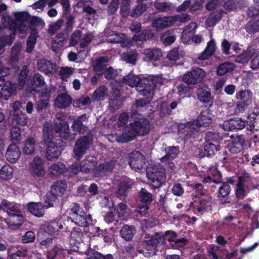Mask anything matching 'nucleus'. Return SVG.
Wrapping results in <instances>:
<instances>
[{
  "instance_id": "nucleus-1",
  "label": "nucleus",
  "mask_w": 259,
  "mask_h": 259,
  "mask_svg": "<svg viewBox=\"0 0 259 259\" xmlns=\"http://www.w3.org/2000/svg\"><path fill=\"white\" fill-rule=\"evenodd\" d=\"M123 80L130 86L136 87L140 95L146 97V100L141 99L137 101L136 105L138 107H143L149 103L153 94L154 88L163 84L165 81L160 76H151L148 78L140 79L139 76L133 74H129Z\"/></svg>"
},
{
  "instance_id": "nucleus-2",
  "label": "nucleus",
  "mask_w": 259,
  "mask_h": 259,
  "mask_svg": "<svg viewBox=\"0 0 259 259\" xmlns=\"http://www.w3.org/2000/svg\"><path fill=\"white\" fill-rule=\"evenodd\" d=\"M96 159L94 157H88L79 164L75 163L68 169V171L71 175H76L79 171L83 173L94 172L95 177H103L108 175L116 166L115 161H110L101 164L95 169Z\"/></svg>"
},
{
  "instance_id": "nucleus-3",
  "label": "nucleus",
  "mask_w": 259,
  "mask_h": 259,
  "mask_svg": "<svg viewBox=\"0 0 259 259\" xmlns=\"http://www.w3.org/2000/svg\"><path fill=\"white\" fill-rule=\"evenodd\" d=\"M150 130L148 120L144 117H136L134 122L125 127L123 133L117 136L116 140L120 143H126L133 140L137 135L144 136L147 134Z\"/></svg>"
},
{
  "instance_id": "nucleus-4",
  "label": "nucleus",
  "mask_w": 259,
  "mask_h": 259,
  "mask_svg": "<svg viewBox=\"0 0 259 259\" xmlns=\"http://www.w3.org/2000/svg\"><path fill=\"white\" fill-rule=\"evenodd\" d=\"M53 135L52 125L48 122L46 123L43 127V140L45 143H48L46 156L49 160L58 158L62 151L61 146L55 141Z\"/></svg>"
},
{
  "instance_id": "nucleus-5",
  "label": "nucleus",
  "mask_w": 259,
  "mask_h": 259,
  "mask_svg": "<svg viewBox=\"0 0 259 259\" xmlns=\"http://www.w3.org/2000/svg\"><path fill=\"white\" fill-rule=\"evenodd\" d=\"M0 209L7 212L8 215V218L4 220L9 228L16 229L21 225L24 219L17 204L7 201H3L0 205Z\"/></svg>"
},
{
  "instance_id": "nucleus-6",
  "label": "nucleus",
  "mask_w": 259,
  "mask_h": 259,
  "mask_svg": "<svg viewBox=\"0 0 259 259\" xmlns=\"http://www.w3.org/2000/svg\"><path fill=\"white\" fill-rule=\"evenodd\" d=\"M147 176L154 188H158L165 181L164 169L160 165L151 166L147 169Z\"/></svg>"
},
{
  "instance_id": "nucleus-7",
  "label": "nucleus",
  "mask_w": 259,
  "mask_h": 259,
  "mask_svg": "<svg viewBox=\"0 0 259 259\" xmlns=\"http://www.w3.org/2000/svg\"><path fill=\"white\" fill-rule=\"evenodd\" d=\"M10 70L8 68L4 67L2 62L0 61V86L2 88V96L5 100L8 98L16 91L15 84L11 81H5L4 76L9 74Z\"/></svg>"
},
{
  "instance_id": "nucleus-8",
  "label": "nucleus",
  "mask_w": 259,
  "mask_h": 259,
  "mask_svg": "<svg viewBox=\"0 0 259 259\" xmlns=\"http://www.w3.org/2000/svg\"><path fill=\"white\" fill-rule=\"evenodd\" d=\"M212 122V114L208 109L202 110L196 120L192 123H188L185 127L187 132L192 130L197 131L198 128L201 126L209 125Z\"/></svg>"
},
{
  "instance_id": "nucleus-9",
  "label": "nucleus",
  "mask_w": 259,
  "mask_h": 259,
  "mask_svg": "<svg viewBox=\"0 0 259 259\" xmlns=\"http://www.w3.org/2000/svg\"><path fill=\"white\" fill-rule=\"evenodd\" d=\"M206 141L204 147L203 155L201 156H211L219 150L218 135L208 133L206 136Z\"/></svg>"
},
{
  "instance_id": "nucleus-10",
  "label": "nucleus",
  "mask_w": 259,
  "mask_h": 259,
  "mask_svg": "<svg viewBox=\"0 0 259 259\" xmlns=\"http://www.w3.org/2000/svg\"><path fill=\"white\" fill-rule=\"evenodd\" d=\"M70 218L72 222L81 227H87L91 220L90 215H87L79 206L76 205L71 209Z\"/></svg>"
},
{
  "instance_id": "nucleus-11",
  "label": "nucleus",
  "mask_w": 259,
  "mask_h": 259,
  "mask_svg": "<svg viewBox=\"0 0 259 259\" xmlns=\"http://www.w3.org/2000/svg\"><path fill=\"white\" fill-rule=\"evenodd\" d=\"M206 74L202 69L194 68L184 74L183 80L187 84H196L202 80Z\"/></svg>"
},
{
  "instance_id": "nucleus-12",
  "label": "nucleus",
  "mask_w": 259,
  "mask_h": 259,
  "mask_svg": "<svg viewBox=\"0 0 259 259\" xmlns=\"http://www.w3.org/2000/svg\"><path fill=\"white\" fill-rule=\"evenodd\" d=\"M65 118V115L62 112H59L56 114L57 121L55 122L54 130L59 134L60 137L66 140L72 139V138H70L69 125L64 121Z\"/></svg>"
},
{
  "instance_id": "nucleus-13",
  "label": "nucleus",
  "mask_w": 259,
  "mask_h": 259,
  "mask_svg": "<svg viewBox=\"0 0 259 259\" xmlns=\"http://www.w3.org/2000/svg\"><path fill=\"white\" fill-rule=\"evenodd\" d=\"M29 170L34 178L44 177L46 171L43 159L39 157H35L30 164Z\"/></svg>"
},
{
  "instance_id": "nucleus-14",
  "label": "nucleus",
  "mask_w": 259,
  "mask_h": 259,
  "mask_svg": "<svg viewBox=\"0 0 259 259\" xmlns=\"http://www.w3.org/2000/svg\"><path fill=\"white\" fill-rule=\"evenodd\" d=\"M81 31L76 30L73 32L69 39V46H74L80 41V47L81 48L86 47L92 40V35L87 33L83 35L81 39Z\"/></svg>"
},
{
  "instance_id": "nucleus-15",
  "label": "nucleus",
  "mask_w": 259,
  "mask_h": 259,
  "mask_svg": "<svg viewBox=\"0 0 259 259\" xmlns=\"http://www.w3.org/2000/svg\"><path fill=\"white\" fill-rule=\"evenodd\" d=\"M128 163L131 168L135 171L141 170L146 166L144 156L138 151H135L130 154Z\"/></svg>"
},
{
  "instance_id": "nucleus-16",
  "label": "nucleus",
  "mask_w": 259,
  "mask_h": 259,
  "mask_svg": "<svg viewBox=\"0 0 259 259\" xmlns=\"http://www.w3.org/2000/svg\"><path fill=\"white\" fill-rule=\"evenodd\" d=\"M92 138L88 136H83L78 139L74 148V153L76 158L79 159L85 153L89 145L92 143Z\"/></svg>"
},
{
  "instance_id": "nucleus-17",
  "label": "nucleus",
  "mask_w": 259,
  "mask_h": 259,
  "mask_svg": "<svg viewBox=\"0 0 259 259\" xmlns=\"http://www.w3.org/2000/svg\"><path fill=\"white\" fill-rule=\"evenodd\" d=\"M211 204V197L207 195L203 196L194 200L193 202H191L190 206L197 210L199 213L202 214L210 207Z\"/></svg>"
},
{
  "instance_id": "nucleus-18",
  "label": "nucleus",
  "mask_w": 259,
  "mask_h": 259,
  "mask_svg": "<svg viewBox=\"0 0 259 259\" xmlns=\"http://www.w3.org/2000/svg\"><path fill=\"white\" fill-rule=\"evenodd\" d=\"M229 182L232 184H236L235 194L238 198L244 197L247 193V188L245 185V179L242 177H235L230 178Z\"/></svg>"
},
{
  "instance_id": "nucleus-19",
  "label": "nucleus",
  "mask_w": 259,
  "mask_h": 259,
  "mask_svg": "<svg viewBox=\"0 0 259 259\" xmlns=\"http://www.w3.org/2000/svg\"><path fill=\"white\" fill-rule=\"evenodd\" d=\"M101 205L105 207L104 217L105 221L107 223H111L114 220L116 219V214H113L115 208L113 207V203L110 201L107 197H104L101 202Z\"/></svg>"
},
{
  "instance_id": "nucleus-20",
  "label": "nucleus",
  "mask_w": 259,
  "mask_h": 259,
  "mask_svg": "<svg viewBox=\"0 0 259 259\" xmlns=\"http://www.w3.org/2000/svg\"><path fill=\"white\" fill-rule=\"evenodd\" d=\"M197 27L196 23L191 22L184 28L181 35V40L183 44L191 42V36L194 35Z\"/></svg>"
},
{
  "instance_id": "nucleus-21",
  "label": "nucleus",
  "mask_w": 259,
  "mask_h": 259,
  "mask_svg": "<svg viewBox=\"0 0 259 259\" xmlns=\"http://www.w3.org/2000/svg\"><path fill=\"white\" fill-rule=\"evenodd\" d=\"M20 155L18 147L16 144H11L8 147L5 156L10 162L15 163L19 159Z\"/></svg>"
},
{
  "instance_id": "nucleus-22",
  "label": "nucleus",
  "mask_w": 259,
  "mask_h": 259,
  "mask_svg": "<svg viewBox=\"0 0 259 259\" xmlns=\"http://www.w3.org/2000/svg\"><path fill=\"white\" fill-rule=\"evenodd\" d=\"M245 126V122L240 118L231 119L224 121L223 124V128L225 131H231L233 130H241Z\"/></svg>"
},
{
  "instance_id": "nucleus-23",
  "label": "nucleus",
  "mask_w": 259,
  "mask_h": 259,
  "mask_svg": "<svg viewBox=\"0 0 259 259\" xmlns=\"http://www.w3.org/2000/svg\"><path fill=\"white\" fill-rule=\"evenodd\" d=\"M38 69L47 74H53L56 72L57 68L55 64L45 59H41L37 62Z\"/></svg>"
},
{
  "instance_id": "nucleus-24",
  "label": "nucleus",
  "mask_w": 259,
  "mask_h": 259,
  "mask_svg": "<svg viewBox=\"0 0 259 259\" xmlns=\"http://www.w3.org/2000/svg\"><path fill=\"white\" fill-rule=\"evenodd\" d=\"M173 16L160 17L155 19L152 23L154 27L158 30L171 26L174 23Z\"/></svg>"
},
{
  "instance_id": "nucleus-25",
  "label": "nucleus",
  "mask_w": 259,
  "mask_h": 259,
  "mask_svg": "<svg viewBox=\"0 0 259 259\" xmlns=\"http://www.w3.org/2000/svg\"><path fill=\"white\" fill-rule=\"evenodd\" d=\"M131 213V210L126 204L123 203H119L116 209H115V210L113 211V214H116V219L112 221H117L118 219H119L121 220H124L126 219L130 215Z\"/></svg>"
},
{
  "instance_id": "nucleus-26",
  "label": "nucleus",
  "mask_w": 259,
  "mask_h": 259,
  "mask_svg": "<svg viewBox=\"0 0 259 259\" xmlns=\"http://www.w3.org/2000/svg\"><path fill=\"white\" fill-rule=\"evenodd\" d=\"M197 96L202 102L208 103L211 101L210 89L206 85H200L197 90Z\"/></svg>"
},
{
  "instance_id": "nucleus-27",
  "label": "nucleus",
  "mask_w": 259,
  "mask_h": 259,
  "mask_svg": "<svg viewBox=\"0 0 259 259\" xmlns=\"http://www.w3.org/2000/svg\"><path fill=\"white\" fill-rule=\"evenodd\" d=\"M69 254V251L56 246L50 251L47 254L48 259H65Z\"/></svg>"
},
{
  "instance_id": "nucleus-28",
  "label": "nucleus",
  "mask_w": 259,
  "mask_h": 259,
  "mask_svg": "<svg viewBox=\"0 0 259 259\" xmlns=\"http://www.w3.org/2000/svg\"><path fill=\"white\" fill-rule=\"evenodd\" d=\"M215 42L213 39H211L208 42L206 47L204 51L199 55L198 59L200 60H205L208 59L213 55L215 51Z\"/></svg>"
},
{
  "instance_id": "nucleus-29",
  "label": "nucleus",
  "mask_w": 259,
  "mask_h": 259,
  "mask_svg": "<svg viewBox=\"0 0 259 259\" xmlns=\"http://www.w3.org/2000/svg\"><path fill=\"white\" fill-rule=\"evenodd\" d=\"M235 97L236 99L250 105L252 103L254 98L253 94L248 90L239 91L236 93Z\"/></svg>"
},
{
  "instance_id": "nucleus-30",
  "label": "nucleus",
  "mask_w": 259,
  "mask_h": 259,
  "mask_svg": "<svg viewBox=\"0 0 259 259\" xmlns=\"http://www.w3.org/2000/svg\"><path fill=\"white\" fill-rule=\"evenodd\" d=\"M37 147L35 139L32 137H28L24 143L23 152L27 155H31L34 153Z\"/></svg>"
},
{
  "instance_id": "nucleus-31",
  "label": "nucleus",
  "mask_w": 259,
  "mask_h": 259,
  "mask_svg": "<svg viewBox=\"0 0 259 259\" xmlns=\"http://www.w3.org/2000/svg\"><path fill=\"white\" fill-rule=\"evenodd\" d=\"M67 41L66 36L63 33L58 34L52 41V48L54 52L60 50Z\"/></svg>"
},
{
  "instance_id": "nucleus-32",
  "label": "nucleus",
  "mask_w": 259,
  "mask_h": 259,
  "mask_svg": "<svg viewBox=\"0 0 259 259\" xmlns=\"http://www.w3.org/2000/svg\"><path fill=\"white\" fill-rule=\"evenodd\" d=\"M71 103L70 97L67 94H61L55 100L54 105L59 108H65L68 107Z\"/></svg>"
},
{
  "instance_id": "nucleus-33",
  "label": "nucleus",
  "mask_w": 259,
  "mask_h": 259,
  "mask_svg": "<svg viewBox=\"0 0 259 259\" xmlns=\"http://www.w3.org/2000/svg\"><path fill=\"white\" fill-rule=\"evenodd\" d=\"M143 54L150 60L157 61L162 57V51L158 48L147 49L144 51Z\"/></svg>"
},
{
  "instance_id": "nucleus-34",
  "label": "nucleus",
  "mask_w": 259,
  "mask_h": 259,
  "mask_svg": "<svg viewBox=\"0 0 259 259\" xmlns=\"http://www.w3.org/2000/svg\"><path fill=\"white\" fill-rule=\"evenodd\" d=\"M136 232L134 227L128 225L123 226L120 231L121 237L126 241L132 240Z\"/></svg>"
},
{
  "instance_id": "nucleus-35",
  "label": "nucleus",
  "mask_w": 259,
  "mask_h": 259,
  "mask_svg": "<svg viewBox=\"0 0 259 259\" xmlns=\"http://www.w3.org/2000/svg\"><path fill=\"white\" fill-rule=\"evenodd\" d=\"M66 188L67 184L65 181H58L53 184L50 191L59 196L64 194Z\"/></svg>"
},
{
  "instance_id": "nucleus-36",
  "label": "nucleus",
  "mask_w": 259,
  "mask_h": 259,
  "mask_svg": "<svg viewBox=\"0 0 259 259\" xmlns=\"http://www.w3.org/2000/svg\"><path fill=\"white\" fill-rule=\"evenodd\" d=\"M28 209L30 212L37 217H41L44 214V208L41 203H30L28 204Z\"/></svg>"
},
{
  "instance_id": "nucleus-37",
  "label": "nucleus",
  "mask_w": 259,
  "mask_h": 259,
  "mask_svg": "<svg viewBox=\"0 0 259 259\" xmlns=\"http://www.w3.org/2000/svg\"><path fill=\"white\" fill-rule=\"evenodd\" d=\"M108 59L106 57H102L93 62V67L95 71L101 74L106 68V63Z\"/></svg>"
},
{
  "instance_id": "nucleus-38",
  "label": "nucleus",
  "mask_w": 259,
  "mask_h": 259,
  "mask_svg": "<svg viewBox=\"0 0 259 259\" xmlns=\"http://www.w3.org/2000/svg\"><path fill=\"white\" fill-rule=\"evenodd\" d=\"M13 167L9 164H6L0 169V179L5 181L9 180L13 178Z\"/></svg>"
},
{
  "instance_id": "nucleus-39",
  "label": "nucleus",
  "mask_w": 259,
  "mask_h": 259,
  "mask_svg": "<svg viewBox=\"0 0 259 259\" xmlns=\"http://www.w3.org/2000/svg\"><path fill=\"white\" fill-rule=\"evenodd\" d=\"M65 168V165L63 163L58 162L51 165L49 169V172L52 176L57 177L63 174Z\"/></svg>"
},
{
  "instance_id": "nucleus-40",
  "label": "nucleus",
  "mask_w": 259,
  "mask_h": 259,
  "mask_svg": "<svg viewBox=\"0 0 259 259\" xmlns=\"http://www.w3.org/2000/svg\"><path fill=\"white\" fill-rule=\"evenodd\" d=\"M86 118V115L83 114L74 120L72 127L76 133H83L85 131L86 127L82 125V122Z\"/></svg>"
},
{
  "instance_id": "nucleus-41",
  "label": "nucleus",
  "mask_w": 259,
  "mask_h": 259,
  "mask_svg": "<svg viewBox=\"0 0 259 259\" xmlns=\"http://www.w3.org/2000/svg\"><path fill=\"white\" fill-rule=\"evenodd\" d=\"M255 53V51L253 49L249 48L246 49V51H244L243 53L238 56L235 59L236 62L239 63H244L247 62L249 59Z\"/></svg>"
},
{
  "instance_id": "nucleus-42",
  "label": "nucleus",
  "mask_w": 259,
  "mask_h": 259,
  "mask_svg": "<svg viewBox=\"0 0 259 259\" xmlns=\"http://www.w3.org/2000/svg\"><path fill=\"white\" fill-rule=\"evenodd\" d=\"M179 153V149L177 147H169L166 155L161 158V161L164 162L167 160L172 161Z\"/></svg>"
},
{
  "instance_id": "nucleus-43",
  "label": "nucleus",
  "mask_w": 259,
  "mask_h": 259,
  "mask_svg": "<svg viewBox=\"0 0 259 259\" xmlns=\"http://www.w3.org/2000/svg\"><path fill=\"white\" fill-rule=\"evenodd\" d=\"M235 65L233 63L225 62L219 65L217 68V74L219 75H223L230 73L235 69Z\"/></svg>"
},
{
  "instance_id": "nucleus-44",
  "label": "nucleus",
  "mask_w": 259,
  "mask_h": 259,
  "mask_svg": "<svg viewBox=\"0 0 259 259\" xmlns=\"http://www.w3.org/2000/svg\"><path fill=\"white\" fill-rule=\"evenodd\" d=\"M22 48V45L20 42L16 43L12 48L11 55L9 60V63L11 65H14L18 61V55Z\"/></svg>"
},
{
  "instance_id": "nucleus-45",
  "label": "nucleus",
  "mask_w": 259,
  "mask_h": 259,
  "mask_svg": "<svg viewBox=\"0 0 259 259\" xmlns=\"http://www.w3.org/2000/svg\"><path fill=\"white\" fill-rule=\"evenodd\" d=\"M108 96V90L105 86H100L93 94L94 98L98 101L104 100Z\"/></svg>"
},
{
  "instance_id": "nucleus-46",
  "label": "nucleus",
  "mask_w": 259,
  "mask_h": 259,
  "mask_svg": "<svg viewBox=\"0 0 259 259\" xmlns=\"http://www.w3.org/2000/svg\"><path fill=\"white\" fill-rule=\"evenodd\" d=\"M37 37V31L36 30H33L31 32L29 37L28 38L27 42L26 52L28 53H30L34 48L36 43V38Z\"/></svg>"
},
{
  "instance_id": "nucleus-47",
  "label": "nucleus",
  "mask_w": 259,
  "mask_h": 259,
  "mask_svg": "<svg viewBox=\"0 0 259 259\" xmlns=\"http://www.w3.org/2000/svg\"><path fill=\"white\" fill-rule=\"evenodd\" d=\"M184 53L178 48H174L168 52L166 58L170 61H176L183 57Z\"/></svg>"
},
{
  "instance_id": "nucleus-48",
  "label": "nucleus",
  "mask_w": 259,
  "mask_h": 259,
  "mask_svg": "<svg viewBox=\"0 0 259 259\" xmlns=\"http://www.w3.org/2000/svg\"><path fill=\"white\" fill-rule=\"evenodd\" d=\"M150 239L147 238L146 240V242L147 244L151 246V247H154L156 244L159 243L160 242H162L163 240V238L162 237V235L160 233H156L154 235L150 237Z\"/></svg>"
},
{
  "instance_id": "nucleus-49",
  "label": "nucleus",
  "mask_w": 259,
  "mask_h": 259,
  "mask_svg": "<svg viewBox=\"0 0 259 259\" xmlns=\"http://www.w3.org/2000/svg\"><path fill=\"white\" fill-rule=\"evenodd\" d=\"M246 29L249 33H255L259 31V19L252 20L246 25Z\"/></svg>"
},
{
  "instance_id": "nucleus-50",
  "label": "nucleus",
  "mask_w": 259,
  "mask_h": 259,
  "mask_svg": "<svg viewBox=\"0 0 259 259\" xmlns=\"http://www.w3.org/2000/svg\"><path fill=\"white\" fill-rule=\"evenodd\" d=\"M231 191V188L228 183H223L219 189V198H226L228 196Z\"/></svg>"
},
{
  "instance_id": "nucleus-51",
  "label": "nucleus",
  "mask_w": 259,
  "mask_h": 259,
  "mask_svg": "<svg viewBox=\"0 0 259 259\" xmlns=\"http://www.w3.org/2000/svg\"><path fill=\"white\" fill-rule=\"evenodd\" d=\"M175 39V36L171 35L169 31L165 32L161 36V40L165 46L171 45Z\"/></svg>"
},
{
  "instance_id": "nucleus-52",
  "label": "nucleus",
  "mask_w": 259,
  "mask_h": 259,
  "mask_svg": "<svg viewBox=\"0 0 259 259\" xmlns=\"http://www.w3.org/2000/svg\"><path fill=\"white\" fill-rule=\"evenodd\" d=\"M74 72V68L70 67H63L60 68L59 75L63 80H66Z\"/></svg>"
},
{
  "instance_id": "nucleus-53",
  "label": "nucleus",
  "mask_w": 259,
  "mask_h": 259,
  "mask_svg": "<svg viewBox=\"0 0 259 259\" xmlns=\"http://www.w3.org/2000/svg\"><path fill=\"white\" fill-rule=\"evenodd\" d=\"M57 196L51 191L48 192L46 196L45 206L47 208L53 206L57 200Z\"/></svg>"
},
{
  "instance_id": "nucleus-54",
  "label": "nucleus",
  "mask_w": 259,
  "mask_h": 259,
  "mask_svg": "<svg viewBox=\"0 0 259 259\" xmlns=\"http://www.w3.org/2000/svg\"><path fill=\"white\" fill-rule=\"evenodd\" d=\"M131 184L127 178H124L120 183L118 188V193L121 195H125L126 192L130 188Z\"/></svg>"
},
{
  "instance_id": "nucleus-55",
  "label": "nucleus",
  "mask_w": 259,
  "mask_h": 259,
  "mask_svg": "<svg viewBox=\"0 0 259 259\" xmlns=\"http://www.w3.org/2000/svg\"><path fill=\"white\" fill-rule=\"evenodd\" d=\"M138 58L137 54L135 52H129L123 54L122 59L127 63L135 64Z\"/></svg>"
},
{
  "instance_id": "nucleus-56",
  "label": "nucleus",
  "mask_w": 259,
  "mask_h": 259,
  "mask_svg": "<svg viewBox=\"0 0 259 259\" xmlns=\"http://www.w3.org/2000/svg\"><path fill=\"white\" fill-rule=\"evenodd\" d=\"M11 140L14 143H18L21 140V131L19 127H13L11 132Z\"/></svg>"
},
{
  "instance_id": "nucleus-57",
  "label": "nucleus",
  "mask_w": 259,
  "mask_h": 259,
  "mask_svg": "<svg viewBox=\"0 0 259 259\" xmlns=\"http://www.w3.org/2000/svg\"><path fill=\"white\" fill-rule=\"evenodd\" d=\"M154 6L156 9L162 12H168L173 8L171 4L166 2H157Z\"/></svg>"
},
{
  "instance_id": "nucleus-58",
  "label": "nucleus",
  "mask_w": 259,
  "mask_h": 259,
  "mask_svg": "<svg viewBox=\"0 0 259 259\" xmlns=\"http://www.w3.org/2000/svg\"><path fill=\"white\" fill-rule=\"evenodd\" d=\"M28 72V67L26 66H23L22 69L21 70L20 74L19 75V85L20 87V89H21L25 84V79L26 78L27 76V74Z\"/></svg>"
},
{
  "instance_id": "nucleus-59",
  "label": "nucleus",
  "mask_w": 259,
  "mask_h": 259,
  "mask_svg": "<svg viewBox=\"0 0 259 259\" xmlns=\"http://www.w3.org/2000/svg\"><path fill=\"white\" fill-rule=\"evenodd\" d=\"M154 36L153 33L151 32L150 31H144L141 33L140 34L137 35H134V39L136 41H141L143 40L148 39Z\"/></svg>"
},
{
  "instance_id": "nucleus-60",
  "label": "nucleus",
  "mask_w": 259,
  "mask_h": 259,
  "mask_svg": "<svg viewBox=\"0 0 259 259\" xmlns=\"http://www.w3.org/2000/svg\"><path fill=\"white\" fill-rule=\"evenodd\" d=\"M124 38V35L123 34L115 33L110 35L107 39V41L110 43H120L122 40Z\"/></svg>"
},
{
  "instance_id": "nucleus-61",
  "label": "nucleus",
  "mask_w": 259,
  "mask_h": 259,
  "mask_svg": "<svg viewBox=\"0 0 259 259\" xmlns=\"http://www.w3.org/2000/svg\"><path fill=\"white\" fill-rule=\"evenodd\" d=\"M63 24V21L59 20L50 25L48 29V33L51 35L54 34L61 27Z\"/></svg>"
},
{
  "instance_id": "nucleus-62",
  "label": "nucleus",
  "mask_w": 259,
  "mask_h": 259,
  "mask_svg": "<svg viewBox=\"0 0 259 259\" xmlns=\"http://www.w3.org/2000/svg\"><path fill=\"white\" fill-rule=\"evenodd\" d=\"M44 227L46 228L45 231L50 235H55L58 231V223L56 222H52Z\"/></svg>"
},
{
  "instance_id": "nucleus-63",
  "label": "nucleus",
  "mask_w": 259,
  "mask_h": 259,
  "mask_svg": "<svg viewBox=\"0 0 259 259\" xmlns=\"http://www.w3.org/2000/svg\"><path fill=\"white\" fill-rule=\"evenodd\" d=\"M35 239V233L31 231H27L22 237V241L24 243L33 242Z\"/></svg>"
},
{
  "instance_id": "nucleus-64",
  "label": "nucleus",
  "mask_w": 259,
  "mask_h": 259,
  "mask_svg": "<svg viewBox=\"0 0 259 259\" xmlns=\"http://www.w3.org/2000/svg\"><path fill=\"white\" fill-rule=\"evenodd\" d=\"M140 197L141 201L145 203H150L152 201V195L147 190L142 189L140 191Z\"/></svg>"
}]
</instances>
